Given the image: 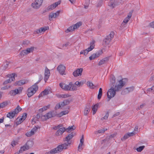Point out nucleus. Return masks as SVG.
Wrapping results in <instances>:
<instances>
[{
  "mask_svg": "<svg viewBox=\"0 0 154 154\" xmlns=\"http://www.w3.org/2000/svg\"><path fill=\"white\" fill-rule=\"evenodd\" d=\"M27 82V81L25 80H22L16 82L15 83V85H23L26 84Z\"/></svg>",
  "mask_w": 154,
  "mask_h": 154,
  "instance_id": "23",
  "label": "nucleus"
},
{
  "mask_svg": "<svg viewBox=\"0 0 154 154\" xmlns=\"http://www.w3.org/2000/svg\"><path fill=\"white\" fill-rule=\"evenodd\" d=\"M66 129V132L69 133L71 132L72 131H73L74 129L72 126H69L68 128Z\"/></svg>",
  "mask_w": 154,
  "mask_h": 154,
  "instance_id": "38",
  "label": "nucleus"
},
{
  "mask_svg": "<svg viewBox=\"0 0 154 154\" xmlns=\"http://www.w3.org/2000/svg\"><path fill=\"white\" fill-rule=\"evenodd\" d=\"M49 27L48 26H44L43 27H41L39 28V29L36 30V31L34 32L35 34H39L42 32H45L46 30L48 29Z\"/></svg>",
  "mask_w": 154,
  "mask_h": 154,
  "instance_id": "15",
  "label": "nucleus"
},
{
  "mask_svg": "<svg viewBox=\"0 0 154 154\" xmlns=\"http://www.w3.org/2000/svg\"><path fill=\"white\" fill-rule=\"evenodd\" d=\"M109 112H107L106 113L105 116L104 117L102 118H101V119L102 120H103L104 119H107L108 118V116H109Z\"/></svg>",
  "mask_w": 154,
  "mask_h": 154,
  "instance_id": "47",
  "label": "nucleus"
},
{
  "mask_svg": "<svg viewBox=\"0 0 154 154\" xmlns=\"http://www.w3.org/2000/svg\"><path fill=\"white\" fill-rule=\"evenodd\" d=\"M108 58L106 57H105L100 61L98 63V65L99 66H101L103 64L106 63L108 61Z\"/></svg>",
  "mask_w": 154,
  "mask_h": 154,
  "instance_id": "24",
  "label": "nucleus"
},
{
  "mask_svg": "<svg viewBox=\"0 0 154 154\" xmlns=\"http://www.w3.org/2000/svg\"><path fill=\"white\" fill-rule=\"evenodd\" d=\"M114 35V32L112 31L110 32V34L103 39V45L104 46H106L109 45L112 39L113 38Z\"/></svg>",
  "mask_w": 154,
  "mask_h": 154,
  "instance_id": "5",
  "label": "nucleus"
},
{
  "mask_svg": "<svg viewBox=\"0 0 154 154\" xmlns=\"http://www.w3.org/2000/svg\"><path fill=\"white\" fill-rule=\"evenodd\" d=\"M14 92L15 93V95L16 94L19 93V90H18V89H15V90H14Z\"/></svg>",
  "mask_w": 154,
  "mask_h": 154,
  "instance_id": "62",
  "label": "nucleus"
},
{
  "mask_svg": "<svg viewBox=\"0 0 154 154\" xmlns=\"http://www.w3.org/2000/svg\"><path fill=\"white\" fill-rule=\"evenodd\" d=\"M87 84L88 86L91 88L93 89L95 87L92 82H91L89 81H88L87 82Z\"/></svg>",
  "mask_w": 154,
  "mask_h": 154,
  "instance_id": "36",
  "label": "nucleus"
},
{
  "mask_svg": "<svg viewBox=\"0 0 154 154\" xmlns=\"http://www.w3.org/2000/svg\"><path fill=\"white\" fill-rule=\"evenodd\" d=\"M42 79H43L41 75H40V78H39V80L38 82H37L36 83H35L34 84L35 85H37V84L41 81V80Z\"/></svg>",
  "mask_w": 154,
  "mask_h": 154,
  "instance_id": "56",
  "label": "nucleus"
},
{
  "mask_svg": "<svg viewBox=\"0 0 154 154\" xmlns=\"http://www.w3.org/2000/svg\"><path fill=\"white\" fill-rule=\"evenodd\" d=\"M4 64L5 69H6L8 67V66L9 64V63L7 62H6L5 63H4Z\"/></svg>",
  "mask_w": 154,
  "mask_h": 154,
  "instance_id": "55",
  "label": "nucleus"
},
{
  "mask_svg": "<svg viewBox=\"0 0 154 154\" xmlns=\"http://www.w3.org/2000/svg\"><path fill=\"white\" fill-rule=\"evenodd\" d=\"M107 129H106V130H105L104 129H102L100 130H99L97 131H96L95 132V134H100V133H104L105 131L107 130Z\"/></svg>",
  "mask_w": 154,
  "mask_h": 154,
  "instance_id": "35",
  "label": "nucleus"
},
{
  "mask_svg": "<svg viewBox=\"0 0 154 154\" xmlns=\"http://www.w3.org/2000/svg\"><path fill=\"white\" fill-rule=\"evenodd\" d=\"M75 85L80 86L81 85V82L77 81L75 83Z\"/></svg>",
  "mask_w": 154,
  "mask_h": 154,
  "instance_id": "57",
  "label": "nucleus"
},
{
  "mask_svg": "<svg viewBox=\"0 0 154 154\" xmlns=\"http://www.w3.org/2000/svg\"><path fill=\"white\" fill-rule=\"evenodd\" d=\"M70 95L68 94H62L60 95V97L62 98H66L69 97Z\"/></svg>",
  "mask_w": 154,
  "mask_h": 154,
  "instance_id": "48",
  "label": "nucleus"
},
{
  "mask_svg": "<svg viewBox=\"0 0 154 154\" xmlns=\"http://www.w3.org/2000/svg\"><path fill=\"white\" fill-rule=\"evenodd\" d=\"M75 30V28L72 25L69 27L66 30L65 32L66 33H68L72 31Z\"/></svg>",
  "mask_w": 154,
  "mask_h": 154,
  "instance_id": "31",
  "label": "nucleus"
},
{
  "mask_svg": "<svg viewBox=\"0 0 154 154\" xmlns=\"http://www.w3.org/2000/svg\"><path fill=\"white\" fill-rule=\"evenodd\" d=\"M135 134L134 132H132L126 134H125L123 137L121 138V140L122 141H124L128 138L129 137L133 136Z\"/></svg>",
  "mask_w": 154,
  "mask_h": 154,
  "instance_id": "19",
  "label": "nucleus"
},
{
  "mask_svg": "<svg viewBox=\"0 0 154 154\" xmlns=\"http://www.w3.org/2000/svg\"><path fill=\"white\" fill-rule=\"evenodd\" d=\"M17 143V141H13L11 142V145L13 146L14 147L16 146Z\"/></svg>",
  "mask_w": 154,
  "mask_h": 154,
  "instance_id": "49",
  "label": "nucleus"
},
{
  "mask_svg": "<svg viewBox=\"0 0 154 154\" xmlns=\"http://www.w3.org/2000/svg\"><path fill=\"white\" fill-rule=\"evenodd\" d=\"M102 51L99 50V51H98L96 52V53L94 54H92L89 57V59L91 60L94 59L95 58L98 57L100 55L102 54Z\"/></svg>",
  "mask_w": 154,
  "mask_h": 154,
  "instance_id": "13",
  "label": "nucleus"
},
{
  "mask_svg": "<svg viewBox=\"0 0 154 154\" xmlns=\"http://www.w3.org/2000/svg\"><path fill=\"white\" fill-rule=\"evenodd\" d=\"M41 119L42 121H45L48 119L46 114L41 116Z\"/></svg>",
  "mask_w": 154,
  "mask_h": 154,
  "instance_id": "46",
  "label": "nucleus"
},
{
  "mask_svg": "<svg viewBox=\"0 0 154 154\" xmlns=\"http://www.w3.org/2000/svg\"><path fill=\"white\" fill-rule=\"evenodd\" d=\"M91 106L90 104L87 105L86 106L84 111V115H87L88 113L91 110Z\"/></svg>",
  "mask_w": 154,
  "mask_h": 154,
  "instance_id": "22",
  "label": "nucleus"
},
{
  "mask_svg": "<svg viewBox=\"0 0 154 154\" xmlns=\"http://www.w3.org/2000/svg\"><path fill=\"white\" fill-rule=\"evenodd\" d=\"M61 106V104H60V103L57 104L55 106V109H59L60 107Z\"/></svg>",
  "mask_w": 154,
  "mask_h": 154,
  "instance_id": "54",
  "label": "nucleus"
},
{
  "mask_svg": "<svg viewBox=\"0 0 154 154\" xmlns=\"http://www.w3.org/2000/svg\"><path fill=\"white\" fill-rule=\"evenodd\" d=\"M118 5L117 3L116 2V0H110L108 3V5L112 8H113L115 6Z\"/></svg>",
  "mask_w": 154,
  "mask_h": 154,
  "instance_id": "21",
  "label": "nucleus"
},
{
  "mask_svg": "<svg viewBox=\"0 0 154 154\" xmlns=\"http://www.w3.org/2000/svg\"><path fill=\"white\" fill-rule=\"evenodd\" d=\"M50 74V73L49 69L47 67H46L45 70V77L44 78V80L45 82L49 78Z\"/></svg>",
  "mask_w": 154,
  "mask_h": 154,
  "instance_id": "18",
  "label": "nucleus"
},
{
  "mask_svg": "<svg viewBox=\"0 0 154 154\" xmlns=\"http://www.w3.org/2000/svg\"><path fill=\"white\" fill-rule=\"evenodd\" d=\"M40 128L38 126L34 127L31 130L29 131L30 133L32 136L33 135L35 134V132H36L37 131L38 128Z\"/></svg>",
  "mask_w": 154,
  "mask_h": 154,
  "instance_id": "27",
  "label": "nucleus"
},
{
  "mask_svg": "<svg viewBox=\"0 0 154 154\" xmlns=\"http://www.w3.org/2000/svg\"><path fill=\"white\" fill-rule=\"evenodd\" d=\"M61 3V1H59L57 2H56L51 5L49 6L47 8L48 9L49 11L52 10L54 9L58 5H60Z\"/></svg>",
  "mask_w": 154,
  "mask_h": 154,
  "instance_id": "17",
  "label": "nucleus"
},
{
  "mask_svg": "<svg viewBox=\"0 0 154 154\" xmlns=\"http://www.w3.org/2000/svg\"><path fill=\"white\" fill-rule=\"evenodd\" d=\"M71 90L74 91L77 90V87L75 86V84H73L71 82Z\"/></svg>",
  "mask_w": 154,
  "mask_h": 154,
  "instance_id": "43",
  "label": "nucleus"
},
{
  "mask_svg": "<svg viewBox=\"0 0 154 154\" xmlns=\"http://www.w3.org/2000/svg\"><path fill=\"white\" fill-rule=\"evenodd\" d=\"M17 76L16 74L12 73V74H8L7 75V77L9 78V79L6 80L3 83L4 85H6L8 83H11V82L14 81L15 80V76Z\"/></svg>",
  "mask_w": 154,
  "mask_h": 154,
  "instance_id": "8",
  "label": "nucleus"
},
{
  "mask_svg": "<svg viewBox=\"0 0 154 154\" xmlns=\"http://www.w3.org/2000/svg\"><path fill=\"white\" fill-rule=\"evenodd\" d=\"M68 112L67 111H64L61 112L59 114H58V116L60 117L63 115H65L68 113Z\"/></svg>",
  "mask_w": 154,
  "mask_h": 154,
  "instance_id": "41",
  "label": "nucleus"
},
{
  "mask_svg": "<svg viewBox=\"0 0 154 154\" xmlns=\"http://www.w3.org/2000/svg\"><path fill=\"white\" fill-rule=\"evenodd\" d=\"M8 105V103L7 102H3L0 104V108L5 107Z\"/></svg>",
  "mask_w": 154,
  "mask_h": 154,
  "instance_id": "42",
  "label": "nucleus"
},
{
  "mask_svg": "<svg viewBox=\"0 0 154 154\" xmlns=\"http://www.w3.org/2000/svg\"><path fill=\"white\" fill-rule=\"evenodd\" d=\"M15 115V113L13 111L12 112H10L8 113L7 115V117L10 119H11L14 118Z\"/></svg>",
  "mask_w": 154,
  "mask_h": 154,
  "instance_id": "28",
  "label": "nucleus"
},
{
  "mask_svg": "<svg viewBox=\"0 0 154 154\" xmlns=\"http://www.w3.org/2000/svg\"><path fill=\"white\" fill-rule=\"evenodd\" d=\"M41 116L39 114H37L35 117V118L36 119V120H38V119H39L40 117H41Z\"/></svg>",
  "mask_w": 154,
  "mask_h": 154,
  "instance_id": "63",
  "label": "nucleus"
},
{
  "mask_svg": "<svg viewBox=\"0 0 154 154\" xmlns=\"http://www.w3.org/2000/svg\"><path fill=\"white\" fill-rule=\"evenodd\" d=\"M35 2L36 3H37V5H38V6H41L42 5V4L43 2V0H35ZM38 6H37V7Z\"/></svg>",
  "mask_w": 154,
  "mask_h": 154,
  "instance_id": "44",
  "label": "nucleus"
},
{
  "mask_svg": "<svg viewBox=\"0 0 154 154\" xmlns=\"http://www.w3.org/2000/svg\"><path fill=\"white\" fill-rule=\"evenodd\" d=\"M70 103V101L68 100H64L63 102L61 103V105L63 106H65L67 104H68Z\"/></svg>",
  "mask_w": 154,
  "mask_h": 154,
  "instance_id": "34",
  "label": "nucleus"
},
{
  "mask_svg": "<svg viewBox=\"0 0 154 154\" xmlns=\"http://www.w3.org/2000/svg\"><path fill=\"white\" fill-rule=\"evenodd\" d=\"M64 143L61 145H59L55 148L53 149L50 152H47L48 154H52L53 153H59L61 152L63 149H66L67 148L68 144Z\"/></svg>",
  "mask_w": 154,
  "mask_h": 154,
  "instance_id": "3",
  "label": "nucleus"
},
{
  "mask_svg": "<svg viewBox=\"0 0 154 154\" xmlns=\"http://www.w3.org/2000/svg\"><path fill=\"white\" fill-rule=\"evenodd\" d=\"M134 89V87L133 86L127 88L125 89L122 92V93L123 94H125L132 92Z\"/></svg>",
  "mask_w": 154,
  "mask_h": 154,
  "instance_id": "14",
  "label": "nucleus"
},
{
  "mask_svg": "<svg viewBox=\"0 0 154 154\" xmlns=\"http://www.w3.org/2000/svg\"><path fill=\"white\" fill-rule=\"evenodd\" d=\"M129 20L130 18L127 17L125 19L123 20V22L124 23H127Z\"/></svg>",
  "mask_w": 154,
  "mask_h": 154,
  "instance_id": "50",
  "label": "nucleus"
},
{
  "mask_svg": "<svg viewBox=\"0 0 154 154\" xmlns=\"http://www.w3.org/2000/svg\"><path fill=\"white\" fill-rule=\"evenodd\" d=\"M46 115L48 119L51 118L52 117H54L56 116V115L54 113V111L49 112L46 114Z\"/></svg>",
  "mask_w": 154,
  "mask_h": 154,
  "instance_id": "25",
  "label": "nucleus"
},
{
  "mask_svg": "<svg viewBox=\"0 0 154 154\" xmlns=\"http://www.w3.org/2000/svg\"><path fill=\"white\" fill-rule=\"evenodd\" d=\"M83 70L82 68L77 69L73 73V75L75 77H77L79 75H81Z\"/></svg>",
  "mask_w": 154,
  "mask_h": 154,
  "instance_id": "16",
  "label": "nucleus"
},
{
  "mask_svg": "<svg viewBox=\"0 0 154 154\" xmlns=\"http://www.w3.org/2000/svg\"><path fill=\"white\" fill-rule=\"evenodd\" d=\"M98 103L94 105L93 106L92 108V111H93L92 112L93 115H94L95 114V113L98 109Z\"/></svg>",
  "mask_w": 154,
  "mask_h": 154,
  "instance_id": "26",
  "label": "nucleus"
},
{
  "mask_svg": "<svg viewBox=\"0 0 154 154\" xmlns=\"http://www.w3.org/2000/svg\"><path fill=\"white\" fill-rule=\"evenodd\" d=\"M69 44L70 43L69 42H67L66 43V44H63L62 46L63 48L64 47V46H65L66 47H67L69 45Z\"/></svg>",
  "mask_w": 154,
  "mask_h": 154,
  "instance_id": "59",
  "label": "nucleus"
},
{
  "mask_svg": "<svg viewBox=\"0 0 154 154\" xmlns=\"http://www.w3.org/2000/svg\"><path fill=\"white\" fill-rule=\"evenodd\" d=\"M38 86L35 84L29 88L27 90V95L28 97H30L32 96L38 90Z\"/></svg>",
  "mask_w": 154,
  "mask_h": 154,
  "instance_id": "6",
  "label": "nucleus"
},
{
  "mask_svg": "<svg viewBox=\"0 0 154 154\" xmlns=\"http://www.w3.org/2000/svg\"><path fill=\"white\" fill-rule=\"evenodd\" d=\"M60 13V11H58L56 13H54V18L57 17H58Z\"/></svg>",
  "mask_w": 154,
  "mask_h": 154,
  "instance_id": "51",
  "label": "nucleus"
},
{
  "mask_svg": "<svg viewBox=\"0 0 154 154\" xmlns=\"http://www.w3.org/2000/svg\"><path fill=\"white\" fill-rule=\"evenodd\" d=\"M54 17V13L51 12L49 15V19L50 21H51L52 18Z\"/></svg>",
  "mask_w": 154,
  "mask_h": 154,
  "instance_id": "39",
  "label": "nucleus"
},
{
  "mask_svg": "<svg viewBox=\"0 0 154 154\" xmlns=\"http://www.w3.org/2000/svg\"><path fill=\"white\" fill-rule=\"evenodd\" d=\"M125 84V82L123 81L122 79L119 81H116V78L113 75H111L110 78V87H114L116 86L121 85V88L124 86Z\"/></svg>",
  "mask_w": 154,
  "mask_h": 154,
  "instance_id": "1",
  "label": "nucleus"
},
{
  "mask_svg": "<svg viewBox=\"0 0 154 154\" xmlns=\"http://www.w3.org/2000/svg\"><path fill=\"white\" fill-rule=\"evenodd\" d=\"M27 115V114L26 113H24L22 116V119L24 120L26 118Z\"/></svg>",
  "mask_w": 154,
  "mask_h": 154,
  "instance_id": "53",
  "label": "nucleus"
},
{
  "mask_svg": "<svg viewBox=\"0 0 154 154\" xmlns=\"http://www.w3.org/2000/svg\"><path fill=\"white\" fill-rule=\"evenodd\" d=\"M10 94H11V95H13V96H14V95H15V93L14 92V90H12V91H11L10 92Z\"/></svg>",
  "mask_w": 154,
  "mask_h": 154,
  "instance_id": "61",
  "label": "nucleus"
},
{
  "mask_svg": "<svg viewBox=\"0 0 154 154\" xmlns=\"http://www.w3.org/2000/svg\"><path fill=\"white\" fill-rule=\"evenodd\" d=\"M60 86L65 91H71V82H70L68 85L60 83L59 84Z\"/></svg>",
  "mask_w": 154,
  "mask_h": 154,
  "instance_id": "10",
  "label": "nucleus"
},
{
  "mask_svg": "<svg viewBox=\"0 0 154 154\" xmlns=\"http://www.w3.org/2000/svg\"><path fill=\"white\" fill-rule=\"evenodd\" d=\"M50 106V105H48L47 106H44V107L40 109L38 111L39 113H41L43 111L46 110L48 109L49 108Z\"/></svg>",
  "mask_w": 154,
  "mask_h": 154,
  "instance_id": "29",
  "label": "nucleus"
},
{
  "mask_svg": "<svg viewBox=\"0 0 154 154\" xmlns=\"http://www.w3.org/2000/svg\"><path fill=\"white\" fill-rule=\"evenodd\" d=\"M34 47H32L30 48H28L26 50L22 51L20 53L21 56H24L31 52H32L34 50Z\"/></svg>",
  "mask_w": 154,
  "mask_h": 154,
  "instance_id": "9",
  "label": "nucleus"
},
{
  "mask_svg": "<svg viewBox=\"0 0 154 154\" xmlns=\"http://www.w3.org/2000/svg\"><path fill=\"white\" fill-rule=\"evenodd\" d=\"M33 144V142L32 141L30 140L27 141L24 145L21 147L19 150V153H22L23 151L29 149L32 146Z\"/></svg>",
  "mask_w": 154,
  "mask_h": 154,
  "instance_id": "4",
  "label": "nucleus"
},
{
  "mask_svg": "<svg viewBox=\"0 0 154 154\" xmlns=\"http://www.w3.org/2000/svg\"><path fill=\"white\" fill-rule=\"evenodd\" d=\"M102 94V89L101 88H100L99 90V93L98 95V99L100 100L101 99Z\"/></svg>",
  "mask_w": 154,
  "mask_h": 154,
  "instance_id": "32",
  "label": "nucleus"
},
{
  "mask_svg": "<svg viewBox=\"0 0 154 154\" xmlns=\"http://www.w3.org/2000/svg\"><path fill=\"white\" fill-rule=\"evenodd\" d=\"M25 135L27 137H30L31 136H32L31 135V134L29 132H28L26 133Z\"/></svg>",
  "mask_w": 154,
  "mask_h": 154,
  "instance_id": "64",
  "label": "nucleus"
},
{
  "mask_svg": "<svg viewBox=\"0 0 154 154\" xmlns=\"http://www.w3.org/2000/svg\"><path fill=\"white\" fill-rule=\"evenodd\" d=\"M145 148V146H140L138 148H137V150L138 152H141V151L143 149Z\"/></svg>",
  "mask_w": 154,
  "mask_h": 154,
  "instance_id": "45",
  "label": "nucleus"
},
{
  "mask_svg": "<svg viewBox=\"0 0 154 154\" xmlns=\"http://www.w3.org/2000/svg\"><path fill=\"white\" fill-rule=\"evenodd\" d=\"M31 6L33 8L35 9H38L41 6H38L37 7V6H38V5H37V3H36L35 1L34 3H32Z\"/></svg>",
  "mask_w": 154,
  "mask_h": 154,
  "instance_id": "33",
  "label": "nucleus"
},
{
  "mask_svg": "<svg viewBox=\"0 0 154 154\" xmlns=\"http://www.w3.org/2000/svg\"><path fill=\"white\" fill-rule=\"evenodd\" d=\"M82 24V23L81 22L77 23L73 25V26L75 28V29L78 28Z\"/></svg>",
  "mask_w": 154,
  "mask_h": 154,
  "instance_id": "37",
  "label": "nucleus"
},
{
  "mask_svg": "<svg viewBox=\"0 0 154 154\" xmlns=\"http://www.w3.org/2000/svg\"><path fill=\"white\" fill-rule=\"evenodd\" d=\"M121 85L115 86L114 87H111L108 90L107 93V97L109 99L108 100L109 101L110 99L113 97L116 94V92L120 91L122 88H121Z\"/></svg>",
  "mask_w": 154,
  "mask_h": 154,
  "instance_id": "2",
  "label": "nucleus"
},
{
  "mask_svg": "<svg viewBox=\"0 0 154 154\" xmlns=\"http://www.w3.org/2000/svg\"><path fill=\"white\" fill-rule=\"evenodd\" d=\"M133 12V10H132L129 13L127 17L129 18L130 19L131 18L132 16Z\"/></svg>",
  "mask_w": 154,
  "mask_h": 154,
  "instance_id": "52",
  "label": "nucleus"
},
{
  "mask_svg": "<svg viewBox=\"0 0 154 154\" xmlns=\"http://www.w3.org/2000/svg\"><path fill=\"white\" fill-rule=\"evenodd\" d=\"M21 110V108L19 106V105H18L16 108L13 111L14 113H15V114H16Z\"/></svg>",
  "mask_w": 154,
  "mask_h": 154,
  "instance_id": "30",
  "label": "nucleus"
},
{
  "mask_svg": "<svg viewBox=\"0 0 154 154\" xmlns=\"http://www.w3.org/2000/svg\"><path fill=\"white\" fill-rule=\"evenodd\" d=\"M95 41H92L90 43V46L87 49L81 51L80 53V54H83L84 55H86L88 54V52L92 50L94 48V43Z\"/></svg>",
  "mask_w": 154,
  "mask_h": 154,
  "instance_id": "7",
  "label": "nucleus"
},
{
  "mask_svg": "<svg viewBox=\"0 0 154 154\" xmlns=\"http://www.w3.org/2000/svg\"><path fill=\"white\" fill-rule=\"evenodd\" d=\"M75 135V133L74 132H72L71 133L69 134L64 139V141H66L67 143H66L68 146L70 145L71 144V143L69 142L70 140Z\"/></svg>",
  "mask_w": 154,
  "mask_h": 154,
  "instance_id": "11",
  "label": "nucleus"
},
{
  "mask_svg": "<svg viewBox=\"0 0 154 154\" xmlns=\"http://www.w3.org/2000/svg\"><path fill=\"white\" fill-rule=\"evenodd\" d=\"M66 129L64 127L60 128L56 133V135L57 136L62 135L66 131Z\"/></svg>",
  "mask_w": 154,
  "mask_h": 154,
  "instance_id": "20",
  "label": "nucleus"
},
{
  "mask_svg": "<svg viewBox=\"0 0 154 154\" xmlns=\"http://www.w3.org/2000/svg\"><path fill=\"white\" fill-rule=\"evenodd\" d=\"M149 26L152 28H154V21H153L149 23Z\"/></svg>",
  "mask_w": 154,
  "mask_h": 154,
  "instance_id": "58",
  "label": "nucleus"
},
{
  "mask_svg": "<svg viewBox=\"0 0 154 154\" xmlns=\"http://www.w3.org/2000/svg\"><path fill=\"white\" fill-rule=\"evenodd\" d=\"M29 43V42L28 41H24L23 42V45H28Z\"/></svg>",
  "mask_w": 154,
  "mask_h": 154,
  "instance_id": "60",
  "label": "nucleus"
},
{
  "mask_svg": "<svg viewBox=\"0 0 154 154\" xmlns=\"http://www.w3.org/2000/svg\"><path fill=\"white\" fill-rule=\"evenodd\" d=\"M49 91L48 89H45L44 91L42 92V94L44 96L45 95H47L49 94Z\"/></svg>",
  "mask_w": 154,
  "mask_h": 154,
  "instance_id": "40",
  "label": "nucleus"
},
{
  "mask_svg": "<svg viewBox=\"0 0 154 154\" xmlns=\"http://www.w3.org/2000/svg\"><path fill=\"white\" fill-rule=\"evenodd\" d=\"M65 67L63 65H59L57 67V70L59 73L62 75H65Z\"/></svg>",
  "mask_w": 154,
  "mask_h": 154,
  "instance_id": "12",
  "label": "nucleus"
}]
</instances>
